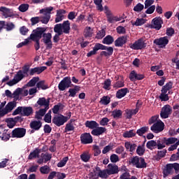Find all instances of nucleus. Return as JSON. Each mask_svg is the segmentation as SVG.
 <instances>
[{
  "instance_id": "nucleus-1",
  "label": "nucleus",
  "mask_w": 179,
  "mask_h": 179,
  "mask_svg": "<svg viewBox=\"0 0 179 179\" xmlns=\"http://www.w3.org/2000/svg\"><path fill=\"white\" fill-rule=\"evenodd\" d=\"M54 10L52 7H47L40 10L39 13H41L43 16L33 17L31 18V23L32 26L37 24L39 22H41L43 24H47L51 19V12Z\"/></svg>"
},
{
  "instance_id": "nucleus-2",
  "label": "nucleus",
  "mask_w": 179,
  "mask_h": 179,
  "mask_svg": "<svg viewBox=\"0 0 179 179\" xmlns=\"http://www.w3.org/2000/svg\"><path fill=\"white\" fill-rule=\"evenodd\" d=\"M174 171L176 174L179 173V164L173 163V164H167L163 169V177L166 178L168 176H171L174 174Z\"/></svg>"
},
{
  "instance_id": "nucleus-3",
  "label": "nucleus",
  "mask_w": 179,
  "mask_h": 179,
  "mask_svg": "<svg viewBox=\"0 0 179 179\" xmlns=\"http://www.w3.org/2000/svg\"><path fill=\"white\" fill-rule=\"evenodd\" d=\"M29 66H24L23 67V71L20 70L17 74L14 76V78L9 82L7 83V85L8 86H13V85H16L17 83H19L23 78H24V75L27 74L29 72Z\"/></svg>"
},
{
  "instance_id": "nucleus-4",
  "label": "nucleus",
  "mask_w": 179,
  "mask_h": 179,
  "mask_svg": "<svg viewBox=\"0 0 179 179\" xmlns=\"http://www.w3.org/2000/svg\"><path fill=\"white\" fill-rule=\"evenodd\" d=\"M45 31H47V27H38L34 29L32 34L30 35L31 40L40 41Z\"/></svg>"
},
{
  "instance_id": "nucleus-5",
  "label": "nucleus",
  "mask_w": 179,
  "mask_h": 179,
  "mask_svg": "<svg viewBox=\"0 0 179 179\" xmlns=\"http://www.w3.org/2000/svg\"><path fill=\"white\" fill-rule=\"evenodd\" d=\"M104 10L109 23H115V22H121L122 20V17L114 16L107 6H104Z\"/></svg>"
},
{
  "instance_id": "nucleus-6",
  "label": "nucleus",
  "mask_w": 179,
  "mask_h": 179,
  "mask_svg": "<svg viewBox=\"0 0 179 179\" xmlns=\"http://www.w3.org/2000/svg\"><path fill=\"white\" fill-rule=\"evenodd\" d=\"M131 163L137 169H145L146 167L145 159L142 157H135L131 159Z\"/></svg>"
},
{
  "instance_id": "nucleus-7",
  "label": "nucleus",
  "mask_w": 179,
  "mask_h": 179,
  "mask_svg": "<svg viewBox=\"0 0 179 179\" xmlns=\"http://www.w3.org/2000/svg\"><path fill=\"white\" fill-rule=\"evenodd\" d=\"M72 82L71 81V77H65L63 80L59 83L58 89L60 92H64L66 89L71 87V84Z\"/></svg>"
},
{
  "instance_id": "nucleus-8",
  "label": "nucleus",
  "mask_w": 179,
  "mask_h": 179,
  "mask_svg": "<svg viewBox=\"0 0 179 179\" xmlns=\"http://www.w3.org/2000/svg\"><path fill=\"white\" fill-rule=\"evenodd\" d=\"M68 117L64 116L62 115H55L52 119V122L57 127H61L68 121Z\"/></svg>"
},
{
  "instance_id": "nucleus-9",
  "label": "nucleus",
  "mask_w": 179,
  "mask_h": 179,
  "mask_svg": "<svg viewBox=\"0 0 179 179\" xmlns=\"http://www.w3.org/2000/svg\"><path fill=\"white\" fill-rule=\"evenodd\" d=\"M42 37L43 41L46 45V48L48 50H51V48H52V41H51V38H52V34H51V33H43Z\"/></svg>"
},
{
  "instance_id": "nucleus-10",
  "label": "nucleus",
  "mask_w": 179,
  "mask_h": 179,
  "mask_svg": "<svg viewBox=\"0 0 179 179\" xmlns=\"http://www.w3.org/2000/svg\"><path fill=\"white\" fill-rule=\"evenodd\" d=\"M129 47L131 50H143V48L146 47V44L145 43L143 38H140L136 41L134 43H131Z\"/></svg>"
},
{
  "instance_id": "nucleus-11",
  "label": "nucleus",
  "mask_w": 179,
  "mask_h": 179,
  "mask_svg": "<svg viewBox=\"0 0 179 179\" xmlns=\"http://www.w3.org/2000/svg\"><path fill=\"white\" fill-rule=\"evenodd\" d=\"M150 129L152 132H155V134H159V132H162V131L164 129V123L159 120V121H157L151 126Z\"/></svg>"
},
{
  "instance_id": "nucleus-12",
  "label": "nucleus",
  "mask_w": 179,
  "mask_h": 179,
  "mask_svg": "<svg viewBox=\"0 0 179 179\" xmlns=\"http://www.w3.org/2000/svg\"><path fill=\"white\" fill-rule=\"evenodd\" d=\"M0 12H1L2 16L6 19H8V17H13L15 16L13 10L4 6L0 7Z\"/></svg>"
},
{
  "instance_id": "nucleus-13",
  "label": "nucleus",
  "mask_w": 179,
  "mask_h": 179,
  "mask_svg": "<svg viewBox=\"0 0 179 179\" xmlns=\"http://www.w3.org/2000/svg\"><path fill=\"white\" fill-rule=\"evenodd\" d=\"M26 135V129L16 128L12 131V138H23Z\"/></svg>"
},
{
  "instance_id": "nucleus-14",
  "label": "nucleus",
  "mask_w": 179,
  "mask_h": 179,
  "mask_svg": "<svg viewBox=\"0 0 179 179\" xmlns=\"http://www.w3.org/2000/svg\"><path fill=\"white\" fill-rule=\"evenodd\" d=\"M56 26H59L61 31H63V34H69L71 31V23L69 20L64 21L62 24H57Z\"/></svg>"
},
{
  "instance_id": "nucleus-15",
  "label": "nucleus",
  "mask_w": 179,
  "mask_h": 179,
  "mask_svg": "<svg viewBox=\"0 0 179 179\" xmlns=\"http://www.w3.org/2000/svg\"><path fill=\"white\" fill-rule=\"evenodd\" d=\"M154 44L159 45L160 48H164L169 44V38L167 36L157 38L154 41Z\"/></svg>"
},
{
  "instance_id": "nucleus-16",
  "label": "nucleus",
  "mask_w": 179,
  "mask_h": 179,
  "mask_svg": "<svg viewBox=\"0 0 179 179\" xmlns=\"http://www.w3.org/2000/svg\"><path fill=\"white\" fill-rule=\"evenodd\" d=\"M171 106L170 105H165L161 110L160 116L162 118H169V115L171 114Z\"/></svg>"
},
{
  "instance_id": "nucleus-17",
  "label": "nucleus",
  "mask_w": 179,
  "mask_h": 179,
  "mask_svg": "<svg viewBox=\"0 0 179 179\" xmlns=\"http://www.w3.org/2000/svg\"><path fill=\"white\" fill-rule=\"evenodd\" d=\"M80 141L81 143H83L84 145H87L93 142V138L92 137V135H90V134L85 133L81 134Z\"/></svg>"
},
{
  "instance_id": "nucleus-18",
  "label": "nucleus",
  "mask_w": 179,
  "mask_h": 179,
  "mask_svg": "<svg viewBox=\"0 0 179 179\" xmlns=\"http://www.w3.org/2000/svg\"><path fill=\"white\" fill-rule=\"evenodd\" d=\"M99 50H106V45H104L101 43H96L94 45L93 50L87 54V57H92V55H96V54H97V51H99Z\"/></svg>"
},
{
  "instance_id": "nucleus-19",
  "label": "nucleus",
  "mask_w": 179,
  "mask_h": 179,
  "mask_svg": "<svg viewBox=\"0 0 179 179\" xmlns=\"http://www.w3.org/2000/svg\"><path fill=\"white\" fill-rule=\"evenodd\" d=\"M38 106L40 107H45V110H48L50 108V99H47L45 97L39 98L36 102Z\"/></svg>"
},
{
  "instance_id": "nucleus-20",
  "label": "nucleus",
  "mask_w": 179,
  "mask_h": 179,
  "mask_svg": "<svg viewBox=\"0 0 179 179\" xmlns=\"http://www.w3.org/2000/svg\"><path fill=\"white\" fill-rule=\"evenodd\" d=\"M162 24H163L162 18L155 17L152 21L151 28L155 29V30H160L162 29Z\"/></svg>"
},
{
  "instance_id": "nucleus-21",
  "label": "nucleus",
  "mask_w": 179,
  "mask_h": 179,
  "mask_svg": "<svg viewBox=\"0 0 179 179\" xmlns=\"http://www.w3.org/2000/svg\"><path fill=\"white\" fill-rule=\"evenodd\" d=\"M39 159L37 160L38 164H43V163H47V162H50L52 158V155L50 153H42Z\"/></svg>"
},
{
  "instance_id": "nucleus-22",
  "label": "nucleus",
  "mask_w": 179,
  "mask_h": 179,
  "mask_svg": "<svg viewBox=\"0 0 179 179\" xmlns=\"http://www.w3.org/2000/svg\"><path fill=\"white\" fill-rule=\"evenodd\" d=\"M47 69L46 66H41V67H35L33 69H31L29 71V75H30V76H33L34 75H40V73L44 72L45 70Z\"/></svg>"
},
{
  "instance_id": "nucleus-23",
  "label": "nucleus",
  "mask_w": 179,
  "mask_h": 179,
  "mask_svg": "<svg viewBox=\"0 0 179 179\" xmlns=\"http://www.w3.org/2000/svg\"><path fill=\"white\" fill-rule=\"evenodd\" d=\"M16 101H15L8 102L4 108L3 113L5 115H6V114H9V113H11L13 109L16 108Z\"/></svg>"
},
{
  "instance_id": "nucleus-24",
  "label": "nucleus",
  "mask_w": 179,
  "mask_h": 179,
  "mask_svg": "<svg viewBox=\"0 0 179 179\" xmlns=\"http://www.w3.org/2000/svg\"><path fill=\"white\" fill-rule=\"evenodd\" d=\"M29 126L30 128L33 129L31 132H34V131L40 130V128L43 127V123L40 120H34L30 122Z\"/></svg>"
},
{
  "instance_id": "nucleus-25",
  "label": "nucleus",
  "mask_w": 179,
  "mask_h": 179,
  "mask_svg": "<svg viewBox=\"0 0 179 179\" xmlns=\"http://www.w3.org/2000/svg\"><path fill=\"white\" fill-rule=\"evenodd\" d=\"M54 31L57 34L53 37V41L54 43H58V41H59V36L63 34V31H61V27H59V25H55L54 27Z\"/></svg>"
},
{
  "instance_id": "nucleus-26",
  "label": "nucleus",
  "mask_w": 179,
  "mask_h": 179,
  "mask_svg": "<svg viewBox=\"0 0 179 179\" xmlns=\"http://www.w3.org/2000/svg\"><path fill=\"white\" fill-rule=\"evenodd\" d=\"M106 170L109 176L117 174L118 173V166L114 164H109Z\"/></svg>"
},
{
  "instance_id": "nucleus-27",
  "label": "nucleus",
  "mask_w": 179,
  "mask_h": 179,
  "mask_svg": "<svg viewBox=\"0 0 179 179\" xmlns=\"http://www.w3.org/2000/svg\"><path fill=\"white\" fill-rule=\"evenodd\" d=\"M128 41V36H124L119 37L115 41V47H122L124 44H126V43Z\"/></svg>"
},
{
  "instance_id": "nucleus-28",
  "label": "nucleus",
  "mask_w": 179,
  "mask_h": 179,
  "mask_svg": "<svg viewBox=\"0 0 179 179\" xmlns=\"http://www.w3.org/2000/svg\"><path fill=\"white\" fill-rule=\"evenodd\" d=\"M66 13V11L63 9H59L57 10L55 23H59V22H62L64 20V15Z\"/></svg>"
},
{
  "instance_id": "nucleus-29",
  "label": "nucleus",
  "mask_w": 179,
  "mask_h": 179,
  "mask_svg": "<svg viewBox=\"0 0 179 179\" xmlns=\"http://www.w3.org/2000/svg\"><path fill=\"white\" fill-rule=\"evenodd\" d=\"M139 111V108L136 107L135 109H127L125 110V117L127 120H131L132 118V115H135V114L138 113Z\"/></svg>"
},
{
  "instance_id": "nucleus-30",
  "label": "nucleus",
  "mask_w": 179,
  "mask_h": 179,
  "mask_svg": "<svg viewBox=\"0 0 179 179\" xmlns=\"http://www.w3.org/2000/svg\"><path fill=\"white\" fill-rule=\"evenodd\" d=\"M106 131H107L106 127H97L96 128L94 129L92 131L91 134H92V135H94V136H99V135H103V134H104V132Z\"/></svg>"
},
{
  "instance_id": "nucleus-31",
  "label": "nucleus",
  "mask_w": 179,
  "mask_h": 179,
  "mask_svg": "<svg viewBox=\"0 0 179 179\" xmlns=\"http://www.w3.org/2000/svg\"><path fill=\"white\" fill-rule=\"evenodd\" d=\"M42 150L38 149V148H36L33 152H31L29 157L28 159L29 160H33V159H36L37 157H38V156H40V154L41 153Z\"/></svg>"
},
{
  "instance_id": "nucleus-32",
  "label": "nucleus",
  "mask_w": 179,
  "mask_h": 179,
  "mask_svg": "<svg viewBox=\"0 0 179 179\" xmlns=\"http://www.w3.org/2000/svg\"><path fill=\"white\" fill-rule=\"evenodd\" d=\"M178 141V138L175 137H171V138H164V143L166 146H170V145H174L175 143H177Z\"/></svg>"
},
{
  "instance_id": "nucleus-33",
  "label": "nucleus",
  "mask_w": 179,
  "mask_h": 179,
  "mask_svg": "<svg viewBox=\"0 0 179 179\" xmlns=\"http://www.w3.org/2000/svg\"><path fill=\"white\" fill-rule=\"evenodd\" d=\"M48 110V109H40L39 110L36 111L35 113V118L36 120H43V117H44V115H45V113H47V111Z\"/></svg>"
},
{
  "instance_id": "nucleus-34",
  "label": "nucleus",
  "mask_w": 179,
  "mask_h": 179,
  "mask_svg": "<svg viewBox=\"0 0 179 179\" xmlns=\"http://www.w3.org/2000/svg\"><path fill=\"white\" fill-rule=\"evenodd\" d=\"M75 130V120H71L69 123L66 124L65 132H71Z\"/></svg>"
},
{
  "instance_id": "nucleus-35",
  "label": "nucleus",
  "mask_w": 179,
  "mask_h": 179,
  "mask_svg": "<svg viewBox=\"0 0 179 179\" xmlns=\"http://www.w3.org/2000/svg\"><path fill=\"white\" fill-rule=\"evenodd\" d=\"M129 90L128 88H123L119 90L116 92V97L117 99H122V97H125L127 96V93H128Z\"/></svg>"
},
{
  "instance_id": "nucleus-36",
  "label": "nucleus",
  "mask_w": 179,
  "mask_h": 179,
  "mask_svg": "<svg viewBox=\"0 0 179 179\" xmlns=\"http://www.w3.org/2000/svg\"><path fill=\"white\" fill-rule=\"evenodd\" d=\"M96 171H99V176L101 178H107L108 177V171H107V169H105V170H100V168L99 167H96Z\"/></svg>"
},
{
  "instance_id": "nucleus-37",
  "label": "nucleus",
  "mask_w": 179,
  "mask_h": 179,
  "mask_svg": "<svg viewBox=\"0 0 179 179\" xmlns=\"http://www.w3.org/2000/svg\"><path fill=\"white\" fill-rule=\"evenodd\" d=\"M85 127H87V128H90V129H96V128L99 127V123L96 121H87L85 122Z\"/></svg>"
},
{
  "instance_id": "nucleus-38",
  "label": "nucleus",
  "mask_w": 179,
  "mask_h": 179,
  "mask_svg": "<svg viewBox=\"0 0 179 179\" xmlns=\"http://www.w3.org/2000/svg\"><path fill=\"white\" fill-rule=\"evenodd\" d=\"M0 138L2 141H9L10 138V134L8 132V130H3L0 132Z\"/></svg>"
},
{
  "instance_id": "nucleus-39",
  "label": "nucleus",
  "mask_w": 179,
  "mask_h": 179,
  "mask_svg": "<svg viewBox=\"0 0 179 179\" xmlns=\"http://www.w3.org/2000/svg\"><path fill=\"white\" fill-rule=\"evenodd\" d=\"M124 148L127 149V150H129V152H134L135 149H136V144L126 142L124 143Z\"/></svg>"
},
{
  "instance_id": "nucleus-40",
  "label": "nucleus",
  "mask_w": 179,
  "mask_h": 179,
  "mask_svg": "<svg viewBox=\"0 0 179 179\" xmlns=\"http://www.w3.org/2000/svg\"><path fill=\"white\" fill-rule=\"evenodd\" d=\"M31 114H33V108L31 107H22V115L29 117Z\"/></svg>"
},
{
  "instance_id": "nucleus-41",
  "label": "nucleus",
  "mask_w": 179,
  "mask_h": 179,
  "mask_svg": "<svg viewBox=\"0 0 179 179\" xmlns=\"http://www.w3.org/2000/svg\"><path fill=\"white\" fill-rule=\"evenodd\" d=\"M90 153H89L88 151L84 152L81 155H80V159L83 162H85V163H87L89 160H90Z\"/></svg>"
},
{
  "instance_id": "nucleus-42",
  "label": "nucleus",
  "mask_w": 179,
  "mask_h": 179,
  "mask_svg": "<svg viewBox=\"0 0 179 179\" xmlns=\"http://www.w3.org/2000/svg\"><path fill=\"white\" fill-rule=\"evenodd\" d=\"M102 43L103 44H106L107 45H110V44H113V43H114V38L108 35L103 39Z\"/></svg>"
},
{
  "instance_id": "nucleus-43",
  "label": "nucleus",
  "mask_w": 179,
  "mask_h": 179,
  "mask_svg": "<svg viewBox=\"0 0 179 179\" xmlns=\"http://www.w3.org/2000/svg\"><path fill=\"white\" fill-rule=\"evenodd\" d=\"M112 117L115 118V120H118V118H121L122 117V111L121 110H114L112 111Z\"/></svg>"
},
{
  "instance_id": "nucleus-44",
  "label": "nucleus",
  "mask_w": 179,
  "mask_h": 179,
  "mask_svg": "<svg viewBox=\"0 0 179 179\" xmlns=\"http://www.w3.org/2000/svg\"><path fill=\"white\" fill-rule=\"evenodd\" d=\"M146 132H149V127H143L141 129H138L136 131V134L139 136H142V135L146 134Z\"/></svg>"
},
{
  "instance_id": "nucleus-45",
  "label": "nucleus",
  "mask_w": 179,
  "mask_h": 179,
  "mask_svg": "<svg viewBox=\"0 0 179 179\" xmlns=\"http://www.w3.org/2000/svg\"><path fill=\"white\" fill-rule=\"evenodd\" d=\"M157 146V142L153 140L148 141L146 144V147L148 148V149H150V150H153V149H155V148H156Z\"/></svg>"
},
{
  "instance_id": "nucleus-46",
  "label": "nucleus",
  "mask_w": 179,
  "mask_h": 179,
  "mask_svg": "<svg viewBox=\"0 0 179 179\" xmlns=\"http://www.w3.org/2000/svg\"><path fill=\"white\" fill-rule=\"evenodd\" d=\"M40 80V78L38 77H34L29 82L27 83V86L28 87H33V86H36V83Z\"/></svg>"
},
{
  "instance_id": "nucleus-47",
  "label": "nucleus",
  "mask_w": 179,
  "mask_h": 179,
  "mask_svg": "<svg viewBox=\"0 0 179 179\" xmlns=\"http://www.w3.org/2000/svg\"><path fill=\"white\" fill-rule=\"evenodd\" d=\"M171 89H173V83L169 82L162 87L161 92H165V93H167V92H169Z\"/></svg>"
},
{
  "instance_id": "nucleus-48",
  "label": "nucleus",
  "mask_w": 179,
  "mask_h": 179,
  "mask_svg": "<svg viewBox=\"0 0 179 179\" xmlns=\"http://www.w3.org/2000/svg\"><path fill=\"white\" fill-rule=\"evenodd\" d=\"M110 98L109 96H104L101 99L99 103L100 104H102V106H108V104H110Z\"/></svg>"
},
{
  "instance_id": "nucleus-49",
  "label": "nucleus",
  "mask_w": 179,
  "mask_h": 179,
  "mask_svg": "<svg viewBox=\"0 0 179 179\" xmlns=\"http://www.w3.org/2000/svg\"><path fill=\"white\" fill-rule=\"evenodd\" d=\"M120 78H121V80H119V81L116 82L113 85L114 89H120V87H124V78H122V76H120Z\"/></svg>"
},
{
  "instance_id": "nucleus-50",
  "label": "nucleus",
  "mask_w": 179,
  "mask_h": 179,
  "mask_svg": "<svg viewBox=\"0 0 179 179\" xmlns=\"http://www.w3.org/2000/svg\"><path fill=\"white\" fill-rule=\"evenodd\" d=\"M93 35V29H92V27H87L84 30V36L85 37H92Z\"/></svg>"
},
{
  "instance_id": "nucleus-51",
  "label": "nucleus",
  "mask_w": 179,
  "mask_h": 179,
  "mask_svg": "<svg viewBox=\"0 0 179 179\" xmlns=\"http://www.w3.org/2000/svg\"><path fill=\"white\" fill-rule=\"evenodd\" d=\"M162 93L159 95V99L161 101H169V94L167 92H165L164 91H161Z\"/></svg>"
},
{
  "instance_id": "nucleus-52",
  "label": "nucleus",
  "mask_w": 179,
  "mask_h": 179,
  "mask_svg": "<svg viewBox=\"0 0 179 179\" xmlns=\"http://www.w3.org/2000/svg\"><path fill=\"white\" fill-rule=\"evenodd\" d=\"M101 2H103V0H94V3L96 6L97 10H99V12H103V5H101Z\"/></svg>"
},
{
  "instance_id": "nucleus-53",
  "label": "nucleus",
  "mask_w": 179,
  "mask_h": 179,
  "mask_svg": "<svg viewBox=\"0 0 179 179\" xmlns=\"http://www.w3.org/2000/svg\"><path fill=\"white\" fill-rule=\"evenodd\" d=\"M52 113V112L51 111V110H50L48 112V113L45 114L44 119H43L45 122H47L48 124H51Z\"/></svg>"
},
{
  "instance_id": "nucleus-54",
  "label": "nucleus",
  "mask_w": 179,
  "mask_h": 179,
  "mask_svg": "<svg viewBox=\"0 0 179 179\" xmlns=\"http://www.w3.org/2000/svg\"><path fill=\"white\" fill-rule=\"evenodd\" d=\"M29 4L22 3L18 7V10H20V12L22 13L27 12V10H29Z\"/></svg>"
},
{
  "instance_id": "nucleus-55",
  "label": "nucleus",
  "mask_w": 179,
  "mask_h": 179,
  "mask_svg": "<svg viewBox=\"0 0 179 179\" xmlns=\"http://www.w3.org/2000/svg\"><path fill=\"white\" fill-rule=\"evenodd\" d=\"M136 135V133L134 132V130L126 131L123 134L124 138H134Z\"/></svg>"
},
{
  "instance_id": "nucleus-56",
  "label": "nucleus",
  "mask_w": 179,
  "mask_h": 179,
  "mask_svg": "<svg viewBox=\"0 0 179 179\" xmlns=\"http://www.w3.org/2000/svg\"><path fill=\"white\" fill-rule=\"evenodd\" d=\"M40 171L41 174H48V173L51 171V169H50V166L45 165L40 168Z\"/></svg>"
},
{
  "instance_id": "nucleus-57",
  "label": "nucleus",
  "mask_w": 179,
  "mask_h": 179,
  "mask_svg": "<svg viewBox=\"0 0 179 179\" xmlns=\"http://www.w3.org/2000/svg\"><path fill=\"white\" fill-rule=\"evenodd\" d=\"M20 96V88H17L13 93V99H14V100H15L16 101L20 99V97H19Z\"/></svg>"
},
{
  "instance_id": "nucleus-58",
  "label": "nucleus",
  "mask_w": 179,
  "mask_h": 179,
  "mask_svg": "<svg viewBox=\"0 0 179 179\" xmlns=\"http://www.w3.org/2000/svg\"><path fill=\"white\" fill-rule=\"evenodd\" d=\"M136 153L138 154L139 156H143L145 153V144H143L142 146L139 145L137 148Z\"/></svg>"
},
{
  "instance_id": "nucleus-59",
  "label": "nucleus",
  "mask_w": 179,
  "mask_h": 179,
  "mask_svg": "<svg viewBox=\"0 0 179 179\" xmlns=\"http://www.w3.org/2000/svg\"><path fill=\"white\" fill-rule=\"evenodd\" d=\"M63 105L61 103H59L58 104L55 105L53 108H52V113L54 114H58V111H59L60 108H62Z\"/></svg>"
},
{
  "instance_id": "nucleus-60",
  "label": "nucleus",
  "mask_w": 179,
  "mask_h": 179,
  "mask_svg": "<svg viewBox=\"0 0 179 179\" xmlns=\"http://www.w3.org/2000/svg\"><path fill=\"white\" fill-rule=\"evenodd\" d=\"M157 146L159 150L166 148V143H164V138H163V140H157Z\"/></svg>"
},
{
  "instance_id": "nucleus-61",
  "label": "nucleus",
  "mask_w": 179,
  "mask_h": 179,
  "mask_svg": "<svg viewBox=\"0 0 179 179\" xmlns=\"http://www.w3.org/2000/svg\"><path fill=\"white\" fill-rule=\"evenodd\" d=\"M120 179H138L135 176H131L129 173H124L122 176H120Z\"/></svg>"
},
{
  "instance_id": "nucleus-62",
  "label": "nucleus",
  "mask_w": 179,
  "mask_h": 179,
  "mask_svg": "<svg viewBox=\"0 0 179 179\" xmlns=\"http://www.w3.org/2000/svg\"><path fill=\"white\" fill-rule=\"evenodd\" d=\"M68 160H69V158L68 157H65L57 164V167H64L65 164H66Z\"/></svg>"
},
{
  "instance_id": "nucleus-63",
  "label": "nucleus",
  "mask_w": 179,
  "mask_h": 179,
  "mask_svg": "<svg viewBox=\"0 0 179 179\" xmlns=\"http://www.w3.org/2000/svg\"><path fill=\"white\" fill-rule=\"evenodd\" d=\"M143 8H145V6L141 3H138L136 6H134V10L135 12H142V10H143Z\"/></svg>"
},
{
  "instance_id": "nucleus-64",
  "label": "nucleus",
  "mask_w": 179,
  "mask_h": 179,
  "mask_svg": "<svg viewBox=\"0 0 179 179\" xmlns=\"http://www.w3.org/2000/svg\"><path fill=\"white\" fill-rule=\"evenodd\" d=\"M104 36H106V30L101 29L96 34V38L101 39L103 38Z\"/></svg>"
}]
</instances>
